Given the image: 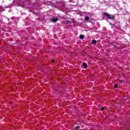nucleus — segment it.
Returning a JSON list of instances; mask_svg holds the SVG:
<instances>
[{
  "instance_id": "nucleus-1",
  "label": "nucleus",
  "mask_w": 130,
  "mask_h": 130,
  "mask_svg": "<svg viewBox=\"0 0 130 130\" xmlns=\"http://www.w3.org/2000/svg\"><path fill=\"white\" fill-rule=\"evenodd\" d=\"M103 15L104 16H106L108 19H110L114 20L115 18L114 16L111 17V15H110L108 13H104Z\"/></svg>"
},
{
  "instance_id": "nucleus-2",
  "label": "nucleus",
  "mask_w": 130,
  "mask_h": 130,
  "mask_svg": "<svg viewBox=\"0 0 130 130\" xmlns=\"http://www.w3.org/2000/svg\"><path fill=\"white\" fill-rule=\"evenodd\" d=\"M51 21L53 23H56V22H57V21H58V18H52V19H51Z\"/></svg>"
},
{
  "instance_id": "nucleus-3",
  "label": "nucleus",
  "mask_w": 130,
  "mask_h": 130,
  "mask_svg": "<svg viewBox=\"0 0 130 130\" xmlns=\"http://www.w3.org/2000/svg\"><path fill=\"white\" fill-rule=\"evenodd\" d=\"M83 66L84 69H88V66L86 62H84L83 63Z\"/></svg>"
},
{
  "instance_id": "nucleus-4",
  "label": "nucleus",
  "mask_w": 130,
  "mask_h": 130,
  "mask_svg": "<svg viewBox=\"0 0 130 130\" xmlns=\"http://www.w3.org/2000/svg\"><path fill=\"white\" fill-rule=\"evenodd\" d=\"M84 35H81L80 36V37H79V38L80 39H84Z\"/></svg>"
},
{
  "instance_id": "nucleus-5",
  "label": "nucleus",
  "mask_w": 130,
  "mask_h": 130,
  "mask_svg": "<svg viewBox=\"0 0 130 130\" xmlns=\"http://www.w3.org/2000/svg\"><path fill=\"white\" fill-rule=\"evenodd\" d=\"M96 40H92V44H95V43H96Z\"/></svg>"
},
{
  "instance_id": "nucleus-6",
  "label": "nucleus",
  "mask_w": 130,
  "mask_h": 130,
  "mask_svg": "<svg viewBox=\"0 0 130 130\" xmlns=\"http://www.w3.org/2000/svg\"><path fill=\"white\" fill-rule=\"evenodd\" d=\"M85 21H89V17L88 16H86L85 17Z\"/></svg>"
},
{
  "instance_id": "nucleus-7",
  "label": "nucleus",
  "mask_w": 130,
  "mask_h": 130,
  "mask_svg": "<svg viewBox=\"0 0 130 130\" xmlns=\"http://www.w3.org/2000/svg\"><path fill=\"white\" fill-rule=\"evenodd\" d=\"M78 129H80V127L79 126H76L75 127V130H78Z\"/></svg>"
},
{
  "instance_id": "nucleus-8",
  "label": "nucleus",
  "mask_w": 130,
  "mask_h": 130,
  "mask_svg": "<svg viewBox=\"0 0 130 130\" xmlns=\"http://www.w3.org/2000/svg\"><path fill=\"white\" fill-rule=\"evenodd\" d=\"M117 87H118V85L117 84H115L114 85V88H117Z\"/></svg>"
},
{
  "instance_id": "nucleus-9",
  "label": "nucleus",
  "mask_w": 130,
  "mask_h": 130,
  "mask_svg": "<svg viewBox=\"0 0 130 130\" xmlns=\"http://www.w3.org/2000/svg\"><path fill=\"white\" fill-rule=\"evenodd\" d=\"M66 23L67 24H70V23H71V21H70V20H66Z\"/></svg>"
},
{
  "instance_id": "nucleus-10",
  "label": "nucleus",
  "mask_w": 130,
  "mask_h": 130,
  "mask_svg": "<svg viewBox=\"0 0 130 130\" xmlns=\"http://www.w3.org/2000/svg\"><path fill=\"white\" fill-rule=\"evenodd\" d=\"M101 110L103 111V110H105V108H104V107H103L101 109Z\"/></svg>"
},
{
  "instance_id": "nucleus-11",
  "label": "nucleus",
  "mask_w": 130,
  "mask_h": 130,
  "mask_svg": "<svg viewBox=\"0 0 130 130\" xmlns=\"http://www.w3.org/2000/svg\"><path fill=\"white\" fill-rule=\"evenodd\" d=\"M52 62H53H53H55V60H54V59H52Z\"/></svg>"
},
{
  "instance_id": "nucleus-12",
  "label": "nucleus",
  "mask_w": 130,
  "mask_h": 130,
  "mask_svg": "<svg viewBox=\"0 0 130 130\" xmlns=\"http://www.w3.org/2000/svg\"><path fill=\"white\" fill-rule=\"evenodd\" d=\"M73 23H75V21H73Z\"/></svg>"
},
{
  "instance_id": "nucleus-13",
  "label": "nucleus",
  "mask_w": 130,
  "mask_h": 130,
  "mask_svg": "<svg viewBox=\"0 0 130 130\" xmlns=\"http://www.w3.org/2000/svg\"><path fill=\"white\" fill-rule=\"evenodd\" d=\"M120 82H122V80H120Z\"/></svg>"
},
{
  "instance_id": "nucleus-14",
  "label": "nucleus",
  "mask_w": 130,
  "mask_h": 130,
  "mask_svg": "<svg viewBox=\"0 0 130 130\" xmlns=\"http://www.w3.org/2000/svg\"><path fill=\"white\" fill-rule=\"evenodd\" d=\"M73 21H75V19H73Z\"/></svg>"
}]
</instances>
